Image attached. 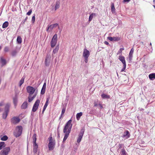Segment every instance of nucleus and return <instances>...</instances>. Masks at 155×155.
Here are the masks:
<instances>
[{"label":"nucleus","mask_w":155,"mask_h":155,"mask_svg":"<svg viewBox=\"0 0 155 155\" xmlns=\"http://www.w3.org/2000/svg\"><path fill=\"white\" fill-rule=\"evenodd\" d=\"M71 120H70L66 124L63 129V132L65 133L63 142H64L67 139L71 132L72 127Z\"/></svg>","instance_id":"1"},{"label":"nucleus","mask_w":155,"mask_h":155,"mask_svg":"<svg viewBox=\"0 0 155 155\" xmlns=\"http://www.w3.org/2000/svg\"><path fill=\"white\" fill-rule=\"evenodd\" d=\"M32 87L28 86L26 88L27 92L29 94L28 97V102H31L36 96L38 91L37 90H36Z\"/></svg>","instance_id":"2"},{"label":"nucleus","mask_w":155,"mask_h":155,"mask_svg":"<svg viewBox=\"0 0 155 155\" xmlns=\"http://www.w3.org/2000/svg\"><path fill=\"white\" fill-rule=\"evenodd\" d=\"M22 130V127L21 126H18L16 128V132L14 133V136L16 137L20 136L21 134Z\"/></svg>","instance_id":"3"},{"label":"nucleus","mask_w":155,"mask_h":155,"mask_svg":"<svg viewBox=\"0 0 155 155\" xmlns=\"http://www.w3.org/2000/svg\"><path fill=\"white\" fill-rule=\"evenodd\" d=\"M40 103V100L37 99L32 109V111L33 112H35L37 110L39 104Z\"/></svg>","instance_id":"4"},{"label":"nucleus","mask_w":155,"mask_h":155,"mask_svg":"<svg viewBox=\"0 0 155 155\" xmlns=\"http://www.w3.org/2000/svg\"><path fill=\"white\" fill-rule=\"evenodd\" d=\"M57 35L56 34H55L53 36L51 42V46L52 48H53L55 46L57 43Z\"/></svg>","instance_id":"5"},{"label":"nucleus","mask_w":155,"mask_h":155,"mask_svg":"<svg viewBox=\"0 0 155 155\" xmlns=\"http://www.w3.org/2000/svg\"><path fill=\"white\" fill-rule=\"evenodd\" d=\"M10 150V149L9 147H5L0 152V155H7Z\"/></svg>","instance_id":"6"},{"label":"nucleus","mask_w":155,"mask_h":155,"mask_svg":"<svg viewBox=\"0 0 155 155\" xmlns=\"http://www.w3.org/2000/svg\"><path fill=\"white\" fill-rule=\"evenodd\" d=\"M107 39L110 41H120V37H108Z\"/></svg>","instance_id":"7"},{"label":"nucleus","mask_w":155,"mask_h":155,"mask_svg":"<svg viewBox=\"0 0 155 155\" xmlns=\"http://www.w3.org/2000/svg\"><path fill=\"white\" fill-rule=\"evenodd\" d=\"M20 118L18 117H14L12 118L11 119V122L12 123L15 124L20 121Z\"/></svg>","instance_id":"8"},{"label":"nucleus","mask_w":155,"mask_h":155,"mask_svg":"<svg viewBox=\"0 0 155 155\" xmlns=\"http://www.w3.org/2000/svg\"><path fill=\"white\" fill-rule=\"evenodd\" d=\"M33 152L35 154V155H39L38 152H38V146L37 144H33Z\"/></svg>","instance_id":"9"},{"label":"nucleus","mask_w":155,"mask_h":155,"mask_svg":"<svg viewBox=\"0 0 155 155\" xmlns=\"http://www.w3.org/2000/svg\"><path fill=\"white\" fill-rule=\"evenodd\" d=\"M130 133L127 130H126L124 133L122 137L123 138L128 139L130 137Z\"/></svg>","instance_id":"10"},{"label":"nucleus","mask_w":155,"mask_h":155,"mask_svg":"<svg viewBox=\"0 0 155 155\" xmlns=\"http://www.w3.org/2000/svg\"><path fill=\"white\" fill-rule=\"evenodd\" d=\"M90 54V53L89 51L86 48L84 49L83 54L84 58H88Z\"/></svg>","instance_id":"11"},{"label":"nucleus","mask_w":155,"mask_h":155,"mask_svg":"<svg viewBox=\"0 0 155 155\" xmlns=\"http://www.w3.org/2000/svg\"><path fill=\"white\" fill-rule=\"evenodd\" d=\"M134 52V49L132 48L131 49L129 54V62H131L132 59L133 54Z\"/></svg>","instance_id":"12"},{"label":"nucleus","mask_w":155,"mask_h":155,"mask_svg":"<svg viewBox=\"0 0 155 155\" xmlns=\"http://www.w3.org/2000/svg\"><path fill=\"white\" fill-rule=\"evenodd\" d=\"M0 62L2 64V67L5 65L7 64L6 59L4 58L3 57H0Z\"/></svg>","instance_id":"13"},{"label":"nucleus","mask_w":155,"mask_h":155,"mask_svg":"<svg viewBox=\"0 0 155 155\" xmlns=\"http://www.w3.org/2000/svg\"><path fill=\"white\" fill-rule=\"evenodd\" d=\"M10 105V104L9 103H8L5 104V112L8 113Z\"/></svg>","instance_id":"14"},{"label":"nucleus","mask_w":155,"mask_h":155,"mask_svg":"<svg viewBox=\"0 0 155 155\" xmlns=\"http://www.w3.org/2000/svg\"><path fill=\"white\" fill-rule=\"evenodd\" d=\"M55 145V143H49L48 144L49 150H53L54 148Z\"/></svg>","instance_id":"15"},{"label":"nucleus","mask_w":155,"mask_h":155,"mask_svg":"<svg viewBox=\"0 0 155 155\" xmlns=\"http://www.w3.org/2000/svg\"><path fill=\"white\" fill-rule=\"evenodd\" d=\"M118 59L122 62L123 64H126L125 58L122 55L119 56Z\"/></svg>","instance_id":"16"},{"label":"nucleus","mask_w":155,"mask_h":155,"mask_svg":"<svg viewBox=\"0 0 155 155\" xmlns=\"http://www.w3.org/2000/svg\"><path fill=\"white\" fill-rule=\"evenodd\" d=\"M49 99L48 98H47L46 99V102H45V104L42 110V113H44V112L45 111V110L46 108H47V107L48 105V102H49Z\"/></svg>","instance_id":"17"},{"label":"nucleus","mask_w":155,"mask_h":155,"mask_svg":"<svg viewBox=\"0 0 155 155\" xmlns=\"http://www.w3.org/2000/svg\"><path fill=\"white\" fill-rule=\"evenodd\" d=\"M28 103L27 101H25L23 103L21 106V108L22 109H25L27 107Z\"/></svg>","instance_id":"18"},{"label":"nucleus","mask_w":155,"mask_h":155,"mask_svg":"<svg viewBox=\"0 0 155 155\" xmlns=\"http://www.w3.org/2000/svg\"><path fill=\"white\" fill-rule=\"evenodd\" d=\"M149 77L151 80H153L155 79V73H153L150 74L149 75Z\"/></svg>","instance_id":"19"},{"label":"nucleus","mask_w":155,"mask_h":155,"mask_svg":"<svg viewBox=\"0 0 155 155\" xmlns=\"http://www.w3.org/2000/svg\"><path fill=\"white\" fill-rule=\"evenodd\" d=\"M101 97L102 98L105 99H109L110 98L109 95H107L106 94H103L101 95Z\"/></svg>","instance_id":"20"},{"label":"nucleus","mask_w":155,"mask_h":155,"mask_svg":"<svg viewBox=\"0 0 155 155\" xmlns=\"http://www.w3.org/2000/svg\"><path fill=\"white\" fill-rule=\"evenodd\" d=\"M96 15L95 13H92L91 15H90L89 17V21H91L93 18L94 17H95Z\"/></svg>","instance_id":"21"},{"label":"nucleus","mask_w":155,"mask_h":155,"mask_svg":"<svg viewBox=\"0 0 155 155\" xmlns=\"http://www.w3.org/2000/svg\"><path fill=\"white\" fill-rule=\"evenodd\" d=\"M25 79V76H23L19 81V86L20 87H21L22 84L24 83Z\"/></svg>","instance_id":"22"},{"label":"nucleus","mask_w":155,"mask_h":155,"mask_svg":"<svg viewBox=\"0 0 155 155\" xmlns=\"http://www.w3.org/2000/svg\"><path fill=\"white\" fill-rule=\"evenodd\" d=\"M33 144H37L36 143V134H35L33 135Z\"/></svg>","instance_id":"23"},{"label":"nucleus","mask_w":155,"mask_h":155,"mask_svg":"<svg viewBox=\"0 0 155 155\" xmlns=\"http://www.w3.org/2000/svg\"><path fill=\"white\" fill-rule=\"evenodd\" d=\"M82 115V113L81 112L78 113L76 114V119L77 120H79L80 119V118L81 117Z\"/></svg>","instance_id":"24"},{"label":"nucleus","mask_w":155,"mask_h":155,"mask_svg":"<svg viewBox=\"0 0 155 155\" xmlns=\"http://www.w3.org/2000/svg\"><path fill=\"white\" fill-rule=\"evenodd\" d=\"M17 41L18 44H20L22 42V39L20 36H18L17 39Z\"/></svg>","instance_id":"25"},{"label":"nucleus","mask_w":155,"mask_h":155,"mask_svg":"<svg viewBox=\"0 0 155 155\" xmlns=\"http://www.w3.org/2000/svg\"><path fill=\"white\" fill-rule=\"evenodd\" d=\"M8 22L7 21H5L3 24L2 26V27L3 28H5L8 27Z\"/></svg>","instance_id":"26"},{"label":"nucleus","mask_w":155,"mask_h":155,"mask_svg":"<svg viewBox=\"0 0 155 155\" xmlns=\"http://www.w3.org/2000/svg\"><path fill=\"white\" fill-rule=\"evenodd\" d=\"M5 142H0V150H1L3 148L5 147Z\"/></svg>","instance_id":"27"},{"label":"nucleus","mask_w":155,"mask_h":155,"mask_svg":"<svg viewBox=\"0 0 155 155\" xmlns=\"http://www.w3.org/2000/svg\"><path fill=\"white\" fill-rule=\"evenodd\" d=\"M49 143H55L54 140L52 138V137L51 135H50L49 138Z\"/></svg>","instance_id":"28"},{"label":"nucleus","mask_w":155,"mask_h":155,"mask_svg":"<svg viewBox=\"0 0 155 155\" xmlns=\"http://www.w3.org/2000/svg\"><path fill=\"white\" fill-rule=\"evenodd\" d=\"M59 6H60L59 2H58V1L57 2H56L55 7V10H56L57 9H58L59 7Z\"/></svg>","instance_id":"29"},{"label":"nucleus","mask_w":155,"mask_h":155,"mask_svg":"<svg viewBox=\"0 0 155 155\" xmlns=\"http://www.w3.org/2000/svg\"><path fill=\"white\" fill-rule=\"evenodd\" d=\"M115 11V8L114 3H112L111 4V12L113 13Z\"/></svg>","instance_id":"30"},{"label":"nucleus","mask_w":155,"mask_h":155,"mask_svg":"<svg viewBox=\"0 0 155 155\" xmlns=\"http://www.w3.org/2000/svg\"><path fill=\"white\" fill-rule=\"evenodd\" d=\"M13 103L15 106L17 105V98L16 97H15L13 98Z\"/></svg>","instance_id":"31"},{"label":"nucleus","mask_w":155,"mask_h":155,"mask_svg":"<svg viewBox=\"0 0 155 155\" xmlns=\"http://www.w3.org/2000/svg\"><path fill=\"white\" fill-rule=\"evenodd\" d=\"M59 49V47L58 46H56L55 49H54L53 51V53L55 54L57 52Z\"/></svg>","instance_id":"32"},{"label":"nucleus","mask_w":155,"mask_h":155,"mask_svg":"<svg viewBox=\"0 0 155 155\" xmlns=\"http://www.w3.org/2000/svg\"><path fill=\"white\" fill-rule=\"evenodd\" d=\"M83 136L79 135L78 137L77 140V142L78 143H79L81 142Z\"/></svg>","instance_id":"33"},{"label":"nucleus","mask_w":155,"mask_h":155,"mask_svg":"<svg viewBox=\"0 0 155 155\" xmlns=\"http://www.w3.org/2000/svg\"><path fill=\"white\" fill-rule=\"evenodd\" d=\"M84 131H85V129H84V128H82L81 130V131L79 134V135L83 136V134L84 133Z\"/></svg>","instance_id":"34"},{"label":"nucleus","mask_w":155,"mask_h":155,"mask_svg":"<svg viewBox=\"0 0 155 155\" xmlns=\"http://www.w3.org/2000/svg\"><path fill=\"white\" fill-rule=\"evenodd\" d=\"M8 113L6 112H4L2 114V118L3 119H5L7 118V117L8 116Z\"/></svg>","instance_id":"35"},{"label":"nucleus","mask_w":155,"mask_h":155,"mask_svg":"<svg viewBox=\"0 0 155 155\" xmlns=\"http://www.w3.org/2000/svg\"><path fill=\"white\" fill-rule=\"evenodd\" d=\"M121 155H126V153L124 149H123L120 152Z\"/></svg>","instance_id":"36"},{"label":"nucleus","mask_w":155,"mask_h":155,"mask_svg":"<svg viewBox=\"0 0 155 155\" xmlns=\"http://www.w3.org/2000/svg\"><path fill=\"white\" fill-rule=\"evenodd\" d=\"M17 52L16 50H13L12 52V55L13 56H15L16 55Z\"/></svg>","instance_id":"37"},{"label":"nucleus","mask_w":155,"mask_h":155,"mask_svg":"<svg viewBox=\"0 0 155 155\" xmlns=\"http://www.w3.org/2000/svg\"><path fill=\"white\" fill-rule=\"evenodd\" d=\"M8 137L6 136H4L1 138V139L2 140L5 141L8 139Z\"/></svg>","instance_id":"38"},{"label":"nucleus","mask_w":155,"mask_h":155,"mask_svg":"<svg viewBox=\"0 0 155 155\" xmlns=\"http://www.w3.org/2000/svg\"><path fill=\"white\" fill-rule=\"evenodd\" d=\"M9 50V48L7 46H6L5 47L4 49V51L5 52H7Z\"/></svg>","instance_id":"39"},{"label":"nucleus","mask_w":155,"mask_h":155,"mask_svg":"<svg viewBox=\"0 0 155 155\" xmlns=\"http://www.w3.org/2000/svg\"><path fill=\"white\" fill-rule=\"evenodd\" d=\"M118 149H121L122 148H124V145L123 144H119L118 146ZM124 149V148H123Z\"/></svg>","instance_id":"40"},{"label":"nucleus","mask_w":155,"mask_h":155,"mask_svg":"<svg viewBox=\"0 0 155 155\" xmlns=\"http://www.w3.org/2000/svg\"><path fill=\"white\" fill-rule=\"evenodd\" d=\"M124 50V48H120L119 50L117 52V54L122 53V51L123 50Z\"/></svg>","instance_id":"41"},{"label":"nucleus","mask_w":155,"mask_h":155,"mask_svg":"<svg viewBox=\"0 0 155 155\" xmlns=\"http://www.w3.org/2000/svg\"><path fill=\"white\" fill-rule=\"evenodd\" d=\"M45 89L42 88L41 92V94H44L45 92Z\"/></svg>","instance_id":"42"},{"label":"nucleus","mask_w":155,"mask_h":155,"mask_svg":"<svg viewBox=\"0 0 155 155\" xmlns=\"http://www.w3.org/2000/svg\"><path fill=\"white\" fill-rule=\"evenodd\" d=\"M32 12V9H31L29 10L28 12L27 13V15H30Z\"/></svg>","instance_id":"43"},{"label":"nucleus","mask_w":155,"mask_h":155,"mask_svg":"<svg viewBox=\"0 0 155 155\" xmlns=\"http://www.w3.org/2000/svg\"><path fill=\"white\" fill-rule=\"evenodd\" d=\"M126 66V64H123V67L121 70V72H123L124 71Z\"/></svg>","instance_id":"44"},{"label":"nucleus","mask_w":155,"mask_h":155,"mask_svg":"<svg viewBox=\"0 0 155 155\" xmlns=\"http://www.w3.org/2000/svg\"><path fill=\"white\" fill-rule=\"evenodd\" d=\"M28 18L27 17H26L24 20L22 21L21 22V24L24 25L25 24V22L27 20Z\"/></svg>","instance_id":"45"},{"label":"nucleus","mask_w":155,"mask_h":155,"mask_svg":"<svg viewBox=\"0 0 155 155\" xmlns=\"http://www.w3.org/2000/svg\"><path fill=\"white\" fill-rule=\"evenodd\" d=\"M45 65L47 66H48L49 65V63L47 61V58H46L45 59Z\"/></svg>","instance_id":"46"},{"label":"nucleus","mask_w":155,"mask_h":155,"mask_svg":"<svg viewBox=\"0 0 155 155\" xmlns=\"http://www.w3.org/2000/svg\"><path fill=\"white\" fill-rule=\"evenodd\" d=\"M48 28L50 29V31H51L52 29L54 28L53 26L52 25H48Z\"/></svg>","instance_id":"47"},{"label":"nucleus","mask_w":155,"mask_h":155,"mask_svg":"<svg viewBox=\"0 0 155 155\" xmlns=\"http://www.w3.org/2000/svg\"><path fill=\"white\" fill-rule=\"evenodd\" d=\"M35 21V15L32 17V19H31V21L32 23H34Z\"/></svg>","instance_id":"48"},{"label":"nucleus","mask_w":155,"mask_h":155,"mask_svg":"<svg viewBox=\"0 0 155 155\" xmlns=\"http://www.w3.org/2000/svg\"><path fill=\"white\" fill-rule=\"evenodd\" d=\"M65 111V108H64L63 109H62V110L61 113V114H62V115H64Z\"/></svg>","instance_id":"49"},{"label":"nucleus","mask_w":155,"mask_h":155,"mask_svg":"<svg viewBox=\"0 0 155 155\" xmlns=\"http://www.w3.org/2000/svg\"><path fill=\"white\" fill-rule=\"evenodd\" d=\"M53 26V28H55L58 26V23H55L54 24L52 25Z\"/></svg>","instance_id":"50"},{"label":"nucleus","mask_w":155,"mask_h":155,"mask_svg":"<svg viewBox=\"0 0 155 155\" xmlns=\"http://www.w3.org/2000/svg\"><path fill=\"white\" fill-rule=\"evenodd\" d=\"M4 104V102L3 101H1L0 102V106H2Z\"/></svg>","instance_id":"51"},{"label":"nucleus","mask_w":155,"mask_h":155,"mask_svg":"<svg viewBox=\"0 0 155 155\" xmlns=\"http://www.w3.org/2000/svg\"><path fill=\"white\" fill-rule=\"evenodd\" d=\"M98 105H99V107H100V109H101L103 108V107L101 104H99Z\"/></svg>","instance_id":"52"},{"label":"nucleus","mask_w":155,"mask_h":155,"mask_svg":"<svg viewBox=\"0 0 155 155\" xmlns=\"http://www.w3.org/2000/svg\"><path fill=\"white\" fill-rule=\"evenodd\" d=\"M84 58V61L86 63H87L88 62V58Z\"/></svg>","instance_id":"53"},{"label":"nucleus","mask_w":155,"mask_h":155,"mask_svg":"<svg viewBox=\"0 0 155 155\" xmlns=\"http://www.w3.org/2000/svg\"><path fill=\"white\" fill-rule=\"evenodd\" d=\"M46 87V83H44L42 88L45 89Z\"/></svg>","instance_id":"54"},{"label":"nucleus","mask_w":155,"mask_h":155,"mask_svg":"<svg viewBox=\"0 0 155 155\" xmlns=\"http://www.w3.org/2000/svg\"><path fill=\"white\" fill-rule=\"evenodd\" d=\"M99 104H97V103H96V102H95L94 103V107H96V106H99Z\"/></svg>","instance_id":"55"},{"label":"nucleus","mask_w":155,"mask_h":155,"mask_svg":"<svg viewBox=\"0 0 155 155\" xmlns=\"http://www.w3.org/2000/svg\"><path fill=\"white\" fill-rule=\"evenodd\" d=\"M104 43L105 45H107L109 44L108 42L107 41H104Z\"/></svg>","instance_id":"56"},{"label":"nucleus","mask_w":155,"mask_h":155,"mask_svg":"<svg viewBox=\"0 0 155 155\" xmlns=\"http://www.w3.org/2000/svg\"><path fill=\"white\" fill-rule=\"evenodd\" d=\"M130 0H123L124 2H128L130 1Z\"/></svg>","instance_id":"57"},{"label":"nucleus","mask_w":155,"mask_h":155,"mask_svg":"<svg viewBox=\"0 0 155 155\" xmlns=\"http://www.w3.org/2000/svg\"><path fill=\"white\" fill-rule=\"evenodd\" d=\"M50 31V29L49 28H48V27H47L46 28V31Z\"/></svg>","instance_id":"58"},{"label":"nucleus","mask_w":155,"mask_h":155,"mask_svg":"<svg viewBox=\"0 0 155 155\" xmlns=\"http://www.w3.org/2000/svg\"><path fill=\"white\" fill-rule=\"evenodd\" d=\"M63 115H62L61 114V115L60 116V117H59V119H61V118H62L63 117Z\"/></svg>","instance_id":"59"},{"label":"nucleus","mask_w":155,"mask_h":155,"mask_svg":"<svg viewBox=\"0 0 155 155\" xmlns=\"http://www.w3.org/2000/svg\"><path fill=\"white\" fill-rule=\"evenodd\" d=\"M3 8H2V9H1V10H2V12H1V13L0 14V16L1 15V13H2V10H3Z\"/></svg>","instance_id":"60"},{"label":"nucleus","mask_w":155,"mask_h":155,"mask_svg":"<svg viewBox=\"0 0 155 155\" xmlns=\"http://www.w3.org/2000/svg\"><path fill=\"white\" fill-rule=\"evenodd\" d=\"M2 47L1 46H0V50H1V49H2Z\"/></svg>","instance_id":"61"},{"label":"nucleus","mask_w":155,"mask_h":155,"mask_svg":"<svg viewBox=\"0 0 155 155\" xmlns=\"http://www.w3.org/2000/svg\"><path fill=\"white\" fill-rule=\"evenodd\" d=\"M153 6L154 7V8H155V6L154 5H153Z\"/></svg>","instance_id":"62"},{"label":"nucleus","mask_w":155,"mask_h":155,"mask_svg":"<svg viewBox=\"0 0 155 155\" xmlns=\"http://www.w3.org/2000/svg\"><path fill=\"white\" fill-rule=\"evenodd\" d=\"M150 45H151V43H150Z\"/></svg>","instance_id":"63"},{"label":"nucleus","mask_w":155,"mask_h":155,"mask_svg":"<svg viewBox=\"0 0 155 155\" xmlns=\"http://www.w3.org/2000/svg\"><path fill=\"white\" fill-rule=\"evenodd\" d=\"M155 2V0H153V2Z\"/></svg>","instance_id":"64"}]
</instances>
